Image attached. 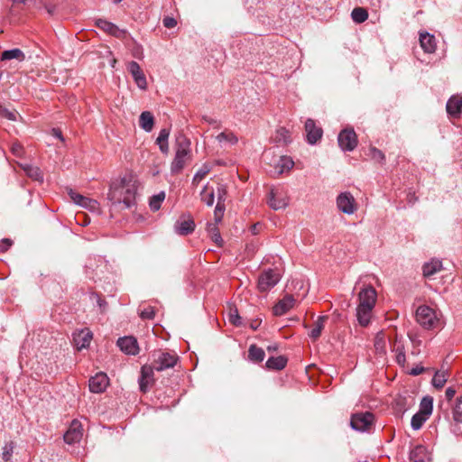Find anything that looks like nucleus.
<instances>
[{"instance_id":"obj_40","label":"nucleus","mask_w":462,"mask_h":462,"mask_svg":"<svg viewBox=\"0 0 462 462\" xmlns=\"http://www.w3.org/2000/svg\"><path fill=\"white\" fill-rule=\"evenodd\" d=\"M351 17L354 22L361 23L367 20L368 13L365 9L362 7H356L353 9L351 13Z\"/></svg>"},{"instance_id":"obj_15","label":"nucleus","mask_w":462,"mask_h":462,"mask_svg":"<svg viewBox=\"0 0 462 462\" xmlns=\"http://www.w3.org/2000/svg\"><path fill=\"white\" fill-rule=\"evenodd\" d=\"M127 70L132 75L135 84L140 89L147 88V81L144 73L136 61H130L127 64Z\"/></svg>"},{"instance_id":"obj_19","label":"nucleus","mask_w":462,"mask_h":462,"mask_svg":"<svg viewBox=\"0 0 462 462\" xmlns=\"http://www.w3.org/2000/svg\"><path fill=\"white\" fill-rule=\"evenodd\" d=\"M92 339V332L88 329H82L73 333V343L78 350L87 348Z\"/></svg>"},{"instance_id":"obj_55","label":"nucleus","mask_w":462,"mask_h":462,"mask_svg":"<svg viewBox=\"0 0 462 462\" xmlns=\"http://www.w3.org/2000/svg\"><path fill=\"white\" fill-rule=\"evenodd\" d=\"M68 194H69V198L71 199V200L79 206H81L83 199L86 198V197L75 192L71 189H69Z\"/></svg>"},{"instance_id":"obj_39","label":"nucleus","mask_w":462,"mask_h":462,"mask_svg":"<svg viewBox=\"0 0 462 462\" xmlns=\"http://www.w3.org/2000/svg\"><path fill=\"white\" fill-rule=\"evenodd\" d=\"M433 409V399L430 396H425L422 398L420 403V411L419 412L423 413L427 416H430L432 412Z\"/></svg>"},{"instance_id":"obj_41","label":"nucleus","mask_w":462,"mask_h":462,"mask_svg":"<svg viewBox=\"0 0 462 462\" xmlns=\"http://www.w3.org/2000/svg\"><path fill=\"white\" fill-rule=\"evenodd\" d=\"M165 199V192L161 191L158 194L153 195L149 201L150 208L152 211H157L161 208V205Z\"/></svg>"},{"instance_id":"obj_44","label":"nucleus","mask_w":462,"mask_h":462,"mask_svg":"<svg viewBox=\"0 0 462 462\" xmlns=\"http://www.w3.org/2000/svg\"><path fill=\"white\" fill-rule=\"evenodd\" d=\"M217 140L219 143L227 142V143H229L231 144H236L238 142V138L233 133H231V132H229V133H226V132L220 133L217 136Z\"/></svg>"},{"instance_id":"obj_35","label":"nucleus","mask_w":462,"mask_h":462,"mask_svg":"<svg viewBox=\"0 0 462 462\" xmlns=\"http://www.w3.org/2000/svg\"><path fill=\"white\" fill-rule=\"evenodd\" d=\"M265 353L263 348L251 345L248 349V358L256 363H260L264 359Z\"/></svg>"},{"instance_id":"obj_61","label":"nucleus","mask_w":462,"mask_h":462,"mask_svg":"<svg viewBox=\"0 0 462 462\" xmlns=\"http://www.w3.org/2000/svg\"><path fill=\"white\" fill-rule=\"evenodd\" d=\"M44 8L51 16H53L56 14L57 6L54 4H45Z\"/></svg>"},{"instance_id":"obj_3","label":"nucleus","mask_w":462,"mask_h":462,"mask_svg":"<svg viewBox=\"0 0 462 462\" xmlns=\"http://www.w3.org/2000/svg\"><path fill=\"white\" fill-rule=\"evenodd\" d=\"M152 363L156 371H163L173 367L179 357L174 352L155 350L152 353Z\"/></svg>"},{"instance_id":"obj_20","label":"nucleus","mask_w":462,"mask_h":462,"mask_svg":"<svg viewBox=\"0 0 462 462\" xmlns=\"http://www.w3.org/2000/svg\"><path fill=\"white\" fill-rule=\"evenodd\" d=\"M447 113L453 118H458L462 113V97L452 96L446 105Z\"/></svg>"},{"instance_id":"obj_14","label":"nucleus","mask_w":462,"mask_h":462,"mask_svg":"<svg viewBox=\"0 0 462 462\" xmlns=\"http://www.w3.org/2000/svg\"><path fill=\"white\" fill-rule=\"evenodd\" d=\"M109 380L105 373L99 372L89 379V391L94 393H101L106 391L108 386Z\"/></svg>"},{"instance_id":"obj_38","label":"nucleus","mask_w":462,"mask_h":462,"mask_svg":"<svg viewBox=\"0 0 462 462\" xmlns=\"http://www.w3.org/2000/svg\"><path fill=\"white\" fill-rule=\"evenodd\" d=\"M274 140L279 143H291V134L290 131L285 127H280L276 130Z\"/></svg>"},{"instance_id":"obj_2","label":"nucleus","mask_w":462,"mask_h":462,"mask_svg":"<svg viewBox=\"0 0 462 462\" xmlns=\"http://www.w3.org/2000/svg\"><path fill=\"white\" fill-rule=\"evenodd\" d=\"M190 144L189 139L184 134L179 133L176 135L175 156L171 164V173H180L190 159Z\"/></svg>"},{"instance_id":"obj_43","label":"nucleus","mask_w":462,"mask_h":462,"mask_svg":"<svg viewBox=\"0 0 462 462\" xmlns=\"http://www.w3.org/2000/svg\"><path fill=\"white\" fill-rule=\"evenodd\" d=\"M369 156L371 157V159L373 161H374L375 162H378L380 164H383L385 162L384 153L381 150L377 149L376 147H371L369 149Z\"/></svg>"},{"instance_id":"obj_26","label":"nucleus","mask_w":462,"mask_h":462,"mask_svg":"<svg viewBox=\"0 0 462 462\" xmlns=\"http://www.w3.org/2000/svg\"><path fill=\"white\" fill-rule=\"evenodd\" d=\"M327 320L328 316H319L314 322L313 328L309 332V336L313 341H316L320 337Z\"/></svg>"},{"instance_id":"obj_27","label":"nucleus","mask_w":462,"mask_h":462,"mask_svg":"<svg viewBox=\"0 0 462 462\" xmlns=\"http://www.w3.org/2000/svg\"><path fill=\"white\" fill-rule=\"evenodd\" d=\"M442 269V263L439 260H431L425 263L422 266L423 275L425 277H431Z\"/></svg>"},{"instance_id":"obj_24","label":"nucleus","mask_w":462,"mask_h":462,"mask_svg":"<svg viewBox=\"0 0 462 462\" xmlns=\"http://www.w3.org/2000/svg\"><path fill=\"white\" fill-rule=\"evenodd\" d=\"M409 459L410 462H428L430 458L427 448L418 445L411 450Z\"/></svg>"},{"instance_id":"obj_62","label":"nucleus","mask_w":462,"mask_h":462,"mask_svg":"<svg viewBox=\"0 0 462 462\" xmlns=\"http://www.w3.org/2000/svg\"><path fill=\"white\" fill-rule=\"evenodd\" d=\"M456 394V389L454 387H448L445 392V397L448 401H451Z\"/></svg>"},{"instance_id":"obj_33","label":"nucleus","mask_w":462,"mask_h":462,"mask_svg":"<svg viewBox=\"0 0 462 462\" xmlns=\"http://www.w3.org/2000/svg\"><path fill=\"white\" fill-rule=\"evenodd\" d=\"M21 167L31 179L40 182L43 181V175L40 168L30 164H22Z\"/></svg>"},{"instance_id":"obj_42","label":"nucleus","mask_w":462,"mask_h":462,"mask_svg":"<svg viewBox=\"0 0 462 462\" xmlns=\"http://www.w3.org/2000/svg\"><path fill=\"white\" fill-rule=\"evenodd\" d=\"M428 418H429V416L418 411L411 418V428L414 430H420L422 427V425L424 424V422L428 420Z\"/></svg>"},{"instance_id":"obj_25","label":"nucleus","mask_w":462,"mask_h":462,"mask_svg":"<svg viewBox=\"0 0 462 462\" xmlns=\"http://www.w3.org/2000/svg\"><path fill=\"white\" fill-rule=\"evenodd\" d=\"M372 310L373 309L371 308L357 305L356 316L360 326L366 327L369 324L372 317Z\"/></svg>"},{"instance_id":"obj_29","label":"nucleus","mask_w":462,"mask_h":462,"mask_svg":"<svg viewBox=\"0 0 462 462\" xmlns=\"http://www.w3.org/2000/svg\"><path fill=\"white\" fill-rule=\"evenodd\" d=\"M288 359L283 356H272L265 363V367L269 370H282L287 365Z\"/></svg>"},{"instance_id":"obj_54","label":"nucleus","mask_w":462,"mask_h":462,"mask_svg":"<svg viewBox=\"0 0 462 462\" xmlns=\"http://www.w3.org/2000/svg\"><path fill=\"white\" fill-rule=\"evenodd\" d=\"M229 322L236 327H239L242 325L241 317L238 314V310L235 309L231 310L229 313Z\"/></svg>"},{"instance_id":"obj_18","label":"nucleus","mask_w":462,"mask_h":462,"mask_svg":"<svg viewBox=\"0 0 462 462\" xmlns=\"http://www.w3.org/2000/svg\"><path fill=\"white\" fill-rule=\"evenodd\" d=\"M295 299L292 295H286L273 308L274 316H282L294 307Z\"/></svg>"},{"instance_id":"obj_1","label":"nucleus","mask_w":462,"mask_h":462,"mask_svg":"<svg viewBox=\"0 0 462 462\" xmlns=\"http://www.w3.org/2000/svg\"><path fill=\"white\" fill-rule=\"evenodd\" d=\"M138 181L132 174H125L120 180L111 183L107 199L114 205L123 204L125 208H130L135 204Z\"/></svg>"},{"instance_id":"obj_45","label":"nucleus","mask_w":462,"mask_h":462,"mask_svg":"<svg viewBox=\"0 0 462 462\" xmlns=\"http://www.w3.org/2000/svg\"><path fill=\"white\" fill-rule=\"evenodd\" d=\"M84 208L88 209L91 212H98L99 211V204L97 200L85 198L81 203V206Z\"/></svg>"},{"instance_id":"obj_64","label":"nucleus","mask_w":462,"mask_h":462,"mask_svg":"<svg viewBox=\"0 0 462 462\" xmlns=\"http://www.w3.org/2000/svg\"><path fill=\"white\" fill-rule=\"evenodd\" d=\"M425 368L423 366H416L412 368L410 372L411 375H419L424 372Z\"/></svg>"},{"instance_id":"obj_34","label":"nucleus","mask_w":462,"mask_h":462,"mask_svg":"<svg viewBox=\"0 0 462 462\" xmlns=\"http://www.w3.org/2000/svg\"><path fill=\"white\" fill-rule=\"evenodd\" d=\"M448 373L447 370L436 371L432 378V385L437 389H441L448 381Z\"/></svg>"},{"instance_id":"obj_63","label":"nucleus","mask_w":462,"mask_h":462,"mask_svg":"<svg viewBox=\"0 0 462 462\" xmlns=\"http://www.w3.org/2000/svg\"><path fill=\"white\" fill-rule=\"evenodd\" d=\"M395 358H396V362L400 365L403 366L405 362H406L405 352L404 353L395 354Z\"/></svg>"},{"instance_id":"obj_31","label":"nucleus","mask_w":462,"mask_h":462,"mask_svg":"<svg viewBox=\"0 0 462 462\" xmlns=\"http://www.w3.org/2000/svg\"><path fill=\"white\" fill-rule=\"evenodd\" d=\"M169 135H170V130L163 128L160 131L159 135L156 139V143L159 145L160 151L164 154H168V152H169V144H168Z\"/></svg>"},{"instance_id":"obj_32","label":"nucleus","mask_w":462,"mask_h":462,"mask_svg":"<svg viewBox=\"0 0 462 462\" xmlns=\"http://www.w3.org/2000/svg\"><path fill=\"white\" fill-rule=\"evenodd\" d=\"M24 59V53L18 48L6 50L1 54V60H17L19 61H23Z\"/></svg>"},{"instance_id":"obj_60","label":"nucleus","mask_w":462,"mask_h":462,"mask_svg":"<svg viewBox=\"0 0 462 462\" xmlns=\"http://www.w3.org/2000/svg\"><path fill=\"white\" fill-rule=\"evenodd\" d=\"M13 242L11 239L9 238H4L1 242H0V252L1 253H5L6 252L10 246L12 245Z\"/></svg>"},{"instance_id":"obj_11","label":"nucleus","mask_w":462,"mask_h":462,"mask_svg":"<svg viewBox=\"0 0 462 462\" xmlns=\"http://www.w3.org/2000/svg\"><path fill=\"white\" fill-rule=\"evenodd\" d=\"M83 436L82 425L78 420H73L69 430L64 434V441L69 445L78 443Z\"/></svg>"},{"instance_id":"obj_7","label":"nucleus","mask_w":462,"mask_h":462,"mask_svg":"<svg viewBox=\"0 0 462 462\" xmlns=\"http://www.w3.org/2000/svg\"><path fill=\"white\" fill-rule=\"evenodd\" d=\"M374 417L371 412L353 414L350 420L351 428L356 431H367L373 425Z\"/></svg>"},{"instance_id":"obj_6","label":"nucleus","mask_w":462,"mask_h":462,"mask_svg":"<svg viewBox=\"0 0 462 462\" xmlns=\"http://www.w3.org/2000/svg\"><path fill=\"white\" fill-rule=\"evenodd\" d=\"M288 198L282 188H273L267 197V204L273 210L283 209L288 206Z\"/></svg>"},{"instance_id":"obj_13","label":"nucleus","mask_w":462,"mask_h":462,"mask_svg":"<svg viewBox=\"0 0 462 462\" xmlns=\"http://www.w3.org/2000/svg\"><path fill=\"white\" fill-rule=\"evenodd\" d=\"M306 138L309 144H316L323 135V130L321 127L317 126L316 123L312 119H308L305 122Z\"/></svg>"},{"instance_id":"obj_12","label":"nucleus","mask_w":462,"mask_h":462,"mask_svg":"<svg viewBox=\"0 0 462 462\" xmlns=\"http://www.w3.org/2000/svg\"><path fill=\"white\" fill-rule=\"evenodd\" d=\"M376 291L373 286L363 288L358 293V305L374 309L376 302Z\"/></svg>"},{"instance_id":"obj_5","label":"nucleus","mask_w":462,"mask_h":462,"mask_svg":"<svg viewBox=\"0 0 462 462\" xmlns=\"http://www.w3.org/2000/svg\"><path fill=\"white\" fill-rule=\"evenodd\" d=\"M416 320L426 329L433 328L438 322L436 313L429 306H420L416 310Z\"/></svg>"},{"instance_id":"obj_53","label":"nucleus","mask_w":462,"mask_h":462,"mask_svg":"<svg viewBox=\"0 0 462 462\" xmlns=\"http://www.w3.org/2000/svg\"><path fill=\"white\" fill-rule=\"evenodd\" d=\"M217 204H225L226 197V189L224 184H218L217 188Z\"/></svg>"},{"instance_id":"obj_36","label":"nucleus","mask_w":462,"mask_h":462,"mask_svg":"<svg viewBox=\"0 0 462 462\" xmlns=\"http://www.w3.org/2000/svg\"><path fill=\"white\" fill-rule=\"evenodd\" d=\"M294 166L293 160L289 156H281L276 169L278 170L279 174H282L286 171H290Z\"/></svg>"},{"instance_id":"obj_21","label":"nucleus","mask_w":462,"mask_h":462,"mask_svg":"<svg viewBox=\"0 0 462 462\" xmlns=\"http://www.w3.org/2000/svg\"><path fill=\"white\" fill-rule=\"evenodd\" d=\"M415 399L411 395H399L395 399V411L402 415L415 405Z\"/></svg>"},{"instance_id":"obj_49","label":"nucleus","mask_w":462,"mask_h":462,"mask_svg":"<svg viewBox=\"0 0 462 462\" xmlns=\"http://www.w3.org/2000/svg\"><path fill=\"white\" fill-rule=\"evenodd\" d=\"M375 350L379 353L385 352V341L383 333H378L374 340Z\"/></svg>"},{"instance_id":"obj_59","label":"nucleus","mask_w":462,"mask_h":462,"mask_svg":"<svg viewBox=\"0 0 462 462\" xmlns=\"http://www.w3.org/2000/svg\"><path fill=\"white\" fill-rule=\"evenodd\" d=\"M162 23L166 28H173L177 25V21L173 17L166 16L162 20Z\"/></svg>"},{"instance_id":"obj_57","label":"nucleus","mask_w":462,"mask_h":462,"mask_svg":"<svg viewBox=\"0 0 462 462\" xmlns=\"http://www.w3.org/2000/svg\"><path fill=\"white\" fill-rule=\"evenodd\" d=\"M11 152L14 156L21 157L23 152V148L22 144L18 143H14L11 146Z\"/></svg>"},{"instance_id":"obj_23","label":"nucleus","mask_w":462,"mask_h":462,"mask_svg":"<svg viewBox=\"0 0 462 462\" xmlns=\"http://www.w3.org/2000/svg\"><path fill=\"white\" fill-rule=\"evenodd\" d=\"M195 229V223L192 218L180 219L174 225V231L180 236L191 234Z\"/></svg>"},{"instance_id":"obj_10","label":"nucleus","mask_w":462,"mask_h":462,"mask_svg":"<svg viewBox=\"0 0 462 462\" xmlns=\"http://www.w3.org/2000/svg\"><path fill=\"white\" fill-rule=\"evenodd\" d=\"M337 206L341 212L347 215H352L356 210L355 198L348 191L342 192L337 196Z\"/></svg>"},{"instance_id":"obj_9","label":"nucleus","mask_w":462,"mask_h":462,"mask_svg":"<svg viewBox=\"0 0 462 462\" xmlns=\"http://www.w3.org/2000/svg\"><path fill=\"white\" fill-rule=\"evenodd\" d=\"M452 419L453 433L462 438V395L456 399L452 406Z\"/></svg>"},{"instance_id":"obj_46","label":"nucleus","mask_w":462,"mask_h":462,"mask_svg":"<svg viewBox=\"0 0 462 462\" xmlns=\"http://www.w3.org/2000/svg\"><path fill=\"white\" fill-rule=\"evenodd\" d=\"M14 449V442L9 441L3 447L2 458L5 462L11 460Z\"/></svg>"},{"instance_id":"obj_56","label":"nucleus","mask_w":462,"mask_h":462,"mask_svg":"<svg viewBox=\"0 0 462 462\" xmlns=\"http://www.w3.org/2000/svg\"><path fill=\"white\" fill-rule=\"evenodd\" d=\"M127 34V31L125 29H120L117 25H115L110 35L115 36L118 39H124Z\"/></svg>"},{"instance_id":"obj_47","label":"nucleus","mask_w":462,"mask_h":462,"mask_svg":"<svg viewBox=\"0 0 462 462\" xmlns=\"http://www.w3.org/2000/svg\"><path fill=\"white\" fill-rule=\"evenodd\" d=\"M210 168L208 165L204 164L194 175L192 183L198 184L208 172Z\"/></svg>"},{"instance_id":"obj_50","label":"nucleus","mask_w":462,"mask_h":462,"mask_svg":"<svg viewBox=\"0 0 462 462\" xmlns=\"http://www.w3.org/2000/svg\"><path fill=\"white\" fill-rule=\"evenodd\" d=\"M142 319H153L155 316V310L152 306L145 307L140 310L139 313Z\"/></svg>"},{"instance_id":"obj_22","label":"nucleus","mask_w":462,"mask_h":462,"mask_svg":"<svg viewBox=\"0 0 462 462\" xmlns=\"http://www.w3.org/2000/svg\"><path fill=\"white\" fill-rule=\"evenodd\" d=\"M420 43L422 50L427 53H433L436 51L437 43L433 34L429 32L420 33Z\"/></svg>"},{"instance_id":"obj_16","label":"nucleus","mask_w":462,"mask_h":462,"mask_svg":"<svg viewBox=\"0 0 462 462\" xmlns=\"http://www.w3.org/2000/svg\"><path fill=\"white\" fill-rule=\"evenodd\" d=\"M119 348L127 355L135 356L139 352L138 343L134 337H124L117 340Z\"/></svg>"},{"instance_id":"obj_17","label":"nucleus","mask_w":462,"mask_h":462,"mask_svg":"<svg viewBox=\"0 0 462 462\" xmlns=\"http://www.w3.org/2000/svg\"><path fill=\"white\" fill-rule=\"evenodd\" d=\"M155 370L154 364L144 365L141 369V377L139 379L140 389L142 392H146L147 387L154 382L153 371Z\"/></svg>"},{"instance_id":"obj_8","label":"nucleus","mask_w":462,"mask_h":462,"mask_svg":"<svg viewBox=\"0 0 462 462\" xmlns=\"http://www.w3.org/2000/svg\"><path fill=\"white\" fill-rule=\"evenodd\" d=\"M337 142L343 151L351 152L357 145V136L353 129H344L339 133Z\"/></svg>"},{"instance_id":"obj_51","label":"nucleus","mask_w":462,"mask_h":462,"mask_svg":"<svg viewBox=\"0 0 462 462\" xmlns=\"http://www.w3.org/2000/svg\"><path fill=\"white\" fill-rule=\"evenodd\" d=\"M18 113L16 111H11L5 107H0V116L7 118L11 121H16Z\"/></svg>"},{"instance_id":"obj_37","label":"nucleus","mask_w":462,"mask_h":462,"mask_svg":"<svg viewBox=\"0 0 462 462\" xmlns=\"http://www.w3.org/2000/svg\"><path fill=\"white\" fill-rule=\"evenodd\" d=\"M207 231L208 232L211 239L218 246H222L223 245L224 241H223V239L221 237V235H220V233L218 231V228H217L216 224H212V223L208 224Z\"/></svg>"},{"instance_id":"obj_30","label":"nucleus","mask_w":462,"mask_h":462,"mask_svg":"<svg viewBox=\"0 0 462 462\" xmlns=\"http://www.w3.org/2000/svg\"><path fill=\"white\" fill-rule=\"evenodd\" d=\"M200 199L208 207L213 206L215 202V189L208 183L203 187L200 192Z\"/></svg>"},{"instance_id":"obj_4","label":"nucleus","mask_w":462,"mask_h":462,"mask_svg":"<svg viewBox=\"0 0 462 462\" xmlns=\"http://www.w3.org/2000/svg\"><path fill=\"white\" fill-rule=\"evenodd\" d=\"M282 275L278 269L264 270L258 277L257 289L260 292H266L273 288L281 280Z\"/></svg>"},{"instance_id":"obj_52","label":"nucleus","mask_w":462,"mask_h":462,"mask_svg":"<svg viewBox=\"0 0 462 462\" xmlns=\"http://www.w3.org/2000/svg\"><path fill=\"white\" fill-rule=\"evenodd\" d=\"M225 209H226L225 204H217L216 205V208L214 210V218H215L216 225L217 223L221 222L223 216H224Z\"/></svg>"},{"instance_id":"obj_58","label":"nucleus","mask_w":462,"mask_h":462,"mask_svg":"<svg viewBox=\"0 0 462 462\" xmlns=\"http://www.w3.org/2000/svg\"><path fill=\"white\" fill-rule=\"evenodd\" d=\"M392 350H393V352H394L395 354L404 353V352H405V349H404V346H403V344H402L400 340H398V339H396V340L393 342V346H392Z\"/></svg>"},{"instance_id":"obj_48","label":"nucleus","mask_w":462,"mask_h":462,"mask_svg":"<svg viewBox=\"0 0 462 462\" xmlns=\"http://www.w3.org/2000/svg\"><path fill=\"white\" fill-rule=\"evenodd\" d=\"M96 25L102 31L107 32V33H111L112 31H113V28L115 27V23H111V22H108L106 20H103V19H98L97 22H96Z\"/></svg>"},{"instance_id":"obj_28","label":"nucleus","mask_w":462,"mask_h":462,"mask_svg":"<svg viewBox=\"0 0 462 462\" xmlns=\"http://www.w3.org/2000/svg\"><path fill=\"white\" fill-rule=\"evenodd\" d=\"M154 125V118L151 112L143 111L139 117L140 127L147 133H150Z\"/></svg>"}]
</instances>
